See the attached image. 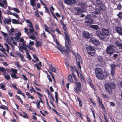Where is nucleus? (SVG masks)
Wrapping results in <instances>:
<instances>
[{
    "mask_svg": "<svg viewBox=\"0 0 122 122\" xmlns=\"http://www.w3.org/2000/svg\"><path fill=\"white\" fill-rule=\"evenodd\" d=\"M102 32L99 30L97 31L96 34L98 37L100 39L103 40L105 38V36H108L109 33L108 30L104 28H102Z\"/></svg>",
    "mask_w": 122,
    "mask_h": 122,
    "instance_id": "nucleus-1",
    "label": "nucleus"
},
{
    "mask_svg": "<svg viewBox=\"0 0 122 122\" xmlns=\"http://www.w3.org/2000/svg\"><path fill=\"white\" fill-rule=\"evenodd\" d=\"M105 88L107 92L111 95L112 93L114 88V83L112 82H108L104 84Z\"/></svg>",
    "mask_w": 122,
    "mask_h": 122,
    "instance_id": "nucleus-2",
    "label": "nucleus"
},
{
    "mask_svg": "<svg viewBox=\"0 0 122 122\" xmlns=\"http://www.w3.org/2000/svg\"><path fill=\"white\" fill-rule=\"evenodd\" d=\"M93 4L99 7L102 10H103L105 9L104 3L101 0H96L95 2L93 3Z\"/></svg>",
    "mask_w": 122,
    "mask_h": 122,
    "instance_id": "nucleus-3",
    "label": "nucleus"
},
{
    "mask_svg": "<svg viewBox=\"0 0 122 122\" xmlns=\"http://www.w3.org/2000/svg\"><path fill=\"white\" fill-rule=\"evenodd\" d=\"M85 19L86 20L84 22L85 23L92 24L94 23L93 20L91 15H88L85 17Z\"/></svg>",
    "mask_w": 122,
    "mask_h": 122,
    "instance_id": "nucleus-4",
    "label": "nucleus"
},
{
    "mask_svg": "<svg viewBox=\"0 0 122 122\" xmlns=\"http://www.w3.org/2000/svg\"><path fill=\"white\" fill-rule=\"evenodd\" d=\"M86 50L88 53L90 55L93 56L95 54V49L92 46H88L86 47Z\"/></svg>",
    "mask_w": 122,
    "mask_h": 122,
    "instance_id": "nucleus-5",
    "label": "nucleus"
},
{
    "mask_svg": "<svg viewBox=\"0 0 122 122\" xmlns=\"http://www.w3.org/2000/svg\"><path fill=\"white\" fill-rule=\"evenodd\" d=\"M114 47L113 46H110L107 47L106 52L107 54H112L114 52Z\"/></svg>",
    "mask_w": 122,
    "mask_h": 122,
    "instance_id": "nucleus-6",
    "label": "nucleus"
},
{
    "mask_svg": "<svg viewBox=\"0 0 122 122\" xmlns=\"http://www.w3.org/2000/svg\"><path fill=\"white\" fill-rule=\"evenodd\" d=\"M72 76L74 80L75 81V83L77 85V86H76V87L78 88L79 91L80 92H81V91L80 89V87L81 86V83L79 82H78V81L76 78L74 74H73V75H72Z\"/></svg>",
    "mask_w": 122,
    "mask_h": 122,
    "instance_id": "nucleus-7",
    "label": "nucleus"
},
{
    "mask_svg": "<svg viewBox=\"0 0 122 122\" xmlns=\"http://www.w3.org/2000/svg\"><path fill=\"white\" fill-rule=\"evenodd\" d=\"M64 1L65 3L70 5L76 3V1L75 0H64Z\"/></svg>",
    "mask_w": 122,
    "mask_h": 122,
    "instance_id": "nucleus-8",
    "label": "nucleus"
},
{
    "mask_svg": "<svg viewBox=\"0 0 122 122\" xmlns=\"http://www.w3.org/2000/svg\"><path fill=\"white\" fill-rule=\"evenodd\" d=\"M90 40L91 42H92L96 45H98L100 44V42L98 41L94 37L91 38Z\"/></svg>",
    "mask_w": 122,
    "mask_h": 122,
    "instance_id": "nucleus-9",
    "label": "nucleus"
},
{
    "mask_svg": "<svg viewBox=\"0 0 122 122\" xmlns=\"http://www.w3.org/2000/svg\"><path fill=\"white\" fill-rule=\"evenodd\" d=\"M96 77L98 79L103 80L104 79V76L103 74V72L101 73L96 76Z\"/></svg>",
    "mask_w": 122,
    "mask_h": 122,
    "instance_id": "nucleus-10",
    "label": "nucleus"
},
{
    "mask_svg": "<svg viewBox=\"0 0 122 122\" xmlns=\"http://www.w3.org/2000/svg\"><path fill=\"white\" fill-rule=\"evenodd\" d=\"M38 33L35 31L34 32V33H32L30 36H29V37L32 40H34L35 38H36L35 36H37L38 35Z\"/></svg>",
    "mask_w": 122,
    "mask_h": 122,
    "instance_id": "nucleus-11",
    "label": "nucleus"
},
{
    "mask_svg": "<svg viewBox=\"0 0 122 122\" xmlns=\"http://www.w3.org/2000/svg\"><path fill=\"white\" fill-rule=\"evenodd\" d=\"M102 72L101 69L100 68H96L95 69V72L96 76Z\"/></svg>",
    "mask_w": 122,
    "mask_h": 122,
    "instance_id": "nucleus-12",
    "label": "nucleus"
},
{
    "mask_svg": "<svg viewBox=\"0 0 122 122\" xmlns=\"http://www.w3.org/2000/svg\"><path fill=\"white\" fill-rule=\"evenodd\" d=\"M101 10H102L101 9V8H100V7L99 8H96L95 11L93 13V16H95V15H94L95 14L98 15H100V12Z\"/></svg>",
    "mask_w": 122,
    "mask_h": 122,
    "instance_id": "nucleus-13",
    "label": "nucleus"
},
{
    "mask_svg": "<svg viewBox=\"0 0 122 122\" xmlns=\"http://www.w3.org/2000/svg\"><path fill=\"white\" fill-rule=\"evenodd\" d=\"M82 10L80 8H75V12L77 15H79L82 12Z\"/></svg>",
    "mask_w": 122,
    "mask_h": 122,
    "instance_id": "nucleus-14",
    "label": "nucleus"
},
{
    "mask_svg": "<svg viewBox=\"0 0 122 122\" xmlns=\"http://www.w3.org/2000/svg\"><path fill=\"white\" fill-rule=\"evenodd\" d=\"M3 21L5 25L7 24V25H9L10 24L11 22V20L10 19H7L5 17Z\"/></svg>",
    "mask_w": 122,
    "mask_h": 122,
    "instance_id": "nucleus-15",
    "label": "nucleus"
},
{
    "mask_svg": "<svg viewBox=\"0 0 122 122\" xmlns=\"http://www.w3.org/2000/svg\"><path fill=\"white\" fill-rule=\"evenodd\" d=\"M65 46L66 48V49L64 51V54L66 53L67 55H68V53L70 51V50L67 44L65 42Z\"/></svg>",
    "mask_w": 122,
    "mask_h": 122,
    "instance_id": "nucleus-16",
    "label": "nucleus"
},
{
    "mask_svg": "<svg viewBox=\"0 0 122 122\" xmlns=\"http://www.w3.org/2000/svg\"><path fill=\"white\" fill-rule=\"evenodd\" d=\"M110 66L111 68V74L113 76L114 75V64L111 65Z\"/></svg>",
    "mask_w": 122,
    "mask_h": 122,
    "instance_id": "nucleus-17",
    "label": "nucleus"
},
{
    "mask_svg": "<svg viewBox=\"0 0 122 122\" xmlns=\"http://www.w3.org/2000/svg\"><path fill=\"white\" fill-rule=\"evenodd\" d=\"M83 35L85 38H88L90 36V34L88 32L86 31H84L83 33Z\"/></svg>",
    "mask_w": 122,
    "mask_h": 122,
    "instance_id": "nucleus-18",
    "label": "nucleus"
},
{
    "mask_svg": "<svg viewBox=\"0 0 122 122\" xmlns=\"http://www.w3.org/2000/svg\"><path fill=\"white\" fill-rule=\"evenodd\" d=\"M115 29L117 32L119 34L120 33L122 30V28L119 27H117L115 28Z\"/></svg>",
    "mask_w": 122,
    "mask_h": 122,
    "instance_id": "nucleus-19",
    "label": "nucleus"
},
{
    "mask_svg": "<svg viewBox=\"0 0 122 122\" xmlns=\"http://www.w3.org/2000/svg\"><path fill=\"white\" fill-rule=\"evenodd\" d=\"M115 29L117 32L119 34L120 33L122 30V28L119 27H117L115 28Z\"/></svg>",
    "mask_w": 122,
    "mask_h": 122,
    "instance_id": "nucleus-20",
    "label": "nucleus"
},
{
    "mask_svg": "<svg viewBox=\"0 0 122 122\" xmlns=\"http://www.w3.org/2000/svg\"><path fill=\"white\" fill-rule=\"evenodd\" d=\"M12 23L15 24H21L19 20H16L15 19H12Z\"/></svg>",
    "mask_w": 122,
    "mask_h": 122,
    "instance_id": "nucleus-21",
    "label": "nucleus"
},
{
    "mask_svg": "<svg viewBox=\"0 0 122 122\" xmlns=\"http://www.w3.org/2000/svg\"><path fill=\"white\" fill-rule=\"evenodd\" d=\"M90 27L96 30H98L99 28V27L97 25H91L90 26Z\"/></svg>",
    "mask_w": 122,
    "mask_h": 122,
    "instance_id": "nucleus-22",
    "label": "nucleus"
},
{
    "mask_svg": "<svg viewBox=\"0 0 122 122\" xmlns=\"http://www.w3.org/2000/svg\"><path fill=\"white\" fill-rule=\"evenodd\" d=\"M68 81L71 82H73V80L72 79V77L71 76L69 75L68 76Z\"/></svg>",
    "mask_w": 122,
    "mask_h": 122,
    "instance_id": "nucleus-23",
    "label": "nucleus"
},
{
    "mask_svg": "<svg viewBox=\"0 0 122 122\" xmlns=\"http://www.w3.org/2000/svg\"><path fill=\"white\" fill-rule=\"evenodd\" d=\"M35 0H30V4L31 5L33 6H35L36 5L35 3Z\"/></svg>",
    "mask_w": 122,
    "mask_h": 122,
    "instance_id": "nucleus-24",
    "label": "nucleus"
},
{
    "mask_svg": "<svg viewBox=\"0 0 122 122\" xmlns=\"http://www.w3.org/2000/svg\"><path fill=\"white\" fill-rule=\"evenodd\" d=\"M64 33L65 36V39L66 40V41H67L68 40L70 41V40L69 37L68 35H67L66 33V32H64Z\"/></svg>",
    "mask_w": 122,
    "mask_h": 122,
    "instance_id": "nucleus-25",
    "label": "nucleus"
},
{
    "mask_svg": "<svg viewBox=\"0 0 122 122\" xmlns=\"http://www.w3.org/2000/svg\"><path fill=\"white\" fill-rule=\"evenodd\" d=\"M14 32V29L13 28H12L10 29V31H9V34L11 36H13V34L12 33H13Z\"/></svg>",
    "mask_w": 122,
    "mask_h": 122,
    "instance_id": "nucleus-26",
    "label": "nucleus"
},
{
    "mask_svg": "<svg viewBox=\"0 0 122 122\" xmlns=\"http://www.w3.org/2000/svg\"><path fill=\"white\" fill-rule=\"evenodd\" d=\"M35 45L37 47L41 46V42L39 41H36V42Z\"/></svg>",
    "mask_w": 122,
    "mask_h": 122,
    "instance_id": "nucleus-27",
    "label": "nucleus"
},
{
    "mask_svg": "<svg viewBox=\"0 0 122 122\" xmlns=\"http://www.w3.org/2000/svg\"><path fill=\"white\" fill-rule=\"evenodd\" d=\"M45 30L49 33H50V32L49 31V28L48 27L47 25H45Z\"/></svg>",
    "mask_w": 122,
    "mask_h": 122,
    "instance_id": "nucleus-28",
    "label": "nucleus"
},
{
    "mask_svg": "<svg viewBox=\"0 0 122 122\" xmlns=\"http://www.w3.org/2000/svg\"><path fill=\"white\" fill-rule=\"evenodd\" d=\"M12 72L14 73V74H17V70L12 68L11 70Z\"/></svg>",
    "mask_w": 122,
    "mask_h": 122,
    "instance_id": "nucleus-29",
    "label": "nucleus"
},
{
    "mask_svg": "<svg viewBox=\"0 0 122 122\" xmlns=\"http://www.w3.org/2000/svg\"><path fill=\"white\" fill-rule=\"evenodd\" d=\"M17 93L19 94H21L24 97L25 96V94L22 93L21 91L19 89H18L17 91Z\"/></svg>",
    "mask_w": 122,
    "mask_h": 122,
    "instance_id": "nucleus-30",
    "label": "nucleus"
},
{
    "mask_svg": "<svg viewBox=\"0 0 122 122\" xmlns=\"http://www.w3.org/2000/svg\"><path fill=\"white\" fill-rule=\"evenodd\" d=\"M101 95L102 96V97L104 98H107L108 97V95L104 93H102Z\"/></svg>",
    "mask_w": 122,
    "mask_h": 122,
    "instance_id": "nucleus-31",
    "label": "nucleus"
},
{
    "mask_svg": "<svg viewBox=\"0 0 122 122\" xmlns=\"http://www.w3.org/2000/svg\"><path fill=\"white\" fill-rule=\"evenodd\" d=\"M0 71L5 73L6 72V70L5 68L1 67H0Z\"/></svg>",
    "mask_w": 122,
    "mask_h": 122,
    "instance_id": "nucleus-32",
    "label": "nucleus"
},
{
    "mask_svg": "<svg viewBox=\"0 0 122 122\" xmlns=\"http://www.w3.org/2000/svg\"><path fill=\"white\" fill-rule=\"evenodd\" d=\"M4 76L5 79L7 80H9L10 79V77L9 75H5Z\"/></svg>",
    "mask_w": 122,
    "mask_h": 122,
    "instance_id": "nucleus-33",
    "label": "nucleus"
},
{
    "mask_svg": "<svg viewBox=\"0 0 122 122\" xmlns=\"http://www.w3.org/2000/svg\"><path fill=\"white\" fill-rule=\"evenodd\" d=\"M27 25L29 27L32 28H34L31 22H30L29 23H27Z\"/></svg>",
    "mask_w": 122,
    "mask_h": 122,
    "instance_id": "nucleus-34",
    "label": "nucleus"
},
{
    "mask_svg": "<svg viewBox=\"0 0 122 122\" xmlns=\"http://www.w3.org/2000/svg\"><path fill=\"white\" fill-rule=\"evenodd\" d=\"M12 10H14V11L17 13H19L20 12V11L17 8H12Z\"/></svg>",
    "mask_w": 122,
    "mask_h": 122,
    "instance_id": "nucleus-35",
    "label": "nucleus"
},
{
    "mask_svg": "<svg viewBox=\"0 0 122 122\" xmlns=\"http://www.w3.org/2000/svg\"><path fill=\"white\" fill-rule=\"evenodd\" d=\"M77 66L78 68H79L80 69L81 68V67L80 64V62L79 61H78L77 64Z\"/></svg>",
    "mask_w": 122,
    "mask_h": 122,
    "instance_id": "nucleus-36",
    "label": "nucleus"
},
{
    "mask_svg": "<svg viewBox=\"0 0 122 122\" xmlns=\"http://www.w3.org/2000/svg\"><path fill=\"white\" fill-rule=\"evenodd\" d=\"M75 88H74V91L76 93H78L79 92H80L79 91L77 87H76L75 86Z\"/></svg>",
    "mask_w": 122,
    "mask_h": 122,
    "instance_id": "nucleus-37",
    "label": "nucleus"
},
{
    "mask_svg": "<svg viewBox=\"0 0 122 122\" xmlns=\"http://www.w3.org/2000/svg\"><path fill=\"white\" fill-rule=\"evenodd\" d=\"M115 44L117 45V46L119 47L121 45L122 43H120L118 41H116L115 42Z\"/></svg>",
    "mask_w": 122,
    "mask_h": 122,
    "instance_id": "nucleus-38",
    "label": "nucleus"
},
{
    "mask_svg": "<svg viewBox=\"0 0 122 122\" xmlns=\"http://www.w3.org/2000/svg\"><path fill=\"white\" fill-rule=\"evenodd\" d=\"M98 60L99 62H102L103 60L102 57L101 56L97 57Z\"/></svg>",
    "mask_w": 122,
    "mask_h": 122,
    "instance_id": "nucleus-39",
    "label": "nucleus"
},
{
    "mask_svg": "<svg viewBox=\"0 0 122 122\" xmlns=\"http://www.w3.org/2000/svg\"><path fill=\"white\" fill-rule=\"evenodd\" d=\"M34 28H30L28 30L30 31V33H32L35 31V30L34 29Z\"/></svg>",
    "mask_w": 122,
    "mask_h": 122,
    "instance_id": "nucleus-40",
    "label": "nucleus"
},
{
    "mask_svg": "<svg viewBox=\"0 0 122 122\" xmlns=\"http://www.w3.org/2000/svg\"><path fill=\"white\" fill-rule=\"evenodd\" d=\"M90 85L93 90H96V88L94 85H92L91 83L90 84Z\"/></svg>",
    "mask_w": 122,
    "mask_h": 122,
    "instance_id": "nucleus-41",
    "label": "nucleus"
},
{
    "mask_svg": "<svg viewBox=\"0 0 122 122\" xmlns=\"http://www.w3.org/2000/svg\"><path fill=\"white\" fill-rule=\"evenodd\" d=\"M25 32L28 35L29 34V32L28 31V29L26 28H24Z\"/></svg>",
    "mask_w": 122,
    "mask_h": 122,
    "instance_id": "nucleus-42",
    "label": "nucleus"
},
{
    "mask_svg": "<svg viewBox=\"0 0 122 122\" xmlns=\"http://www.w3.org/2000/svg\"><path fill=\"white\" fill-rule=\"evenodd\" d=\"M12 15H13L15 16L16 18H17L18 19H19V17L18 15L16 13H13Z\"/></svg>",
    "mask_w": 122,
    "mask_h": 122,
    "instance_id": "nucleus-43",
    "label": "nucleus"
},
{
    "mask_svg": "<svg viewBox=\"0 0 122 122\" xmlns=\"http://www.w3.org/2000/svg\"><path fill=\"white\" fill-rule=\"evenodd\" d=\"M33 56L34 58L37 61H39V60L38 58L36 56L35 54L33 55Z\"/></svg>",
    "mask_w": 122,
    "mask_h": 122,
    "instance_id": "nucleus-44",
    "label": "nucleus"
},
{
    "mask_svg": "<svg viewBox=\"0 0 122 122\" xmlns=\"http://www.w3.org/2000/svg\"><path fill=\"white\" fill-rule=\"evenodd\" d=\"M48 95L50 99L53 97L52 94L49 92V91L48 90Z\"/></svg>",
    "mask_w": 122,
    "mask_h": 122,
    "instance_id": "nucleus-45",
    "label": "nucleus"
},
{
    "mask_svg": "<svg viewBox=\"0 0 122 122\" xmlns=\"http://www.w3.org/2000/svg\"><path fill=\"white\" fill-rule=\"evenodd\" d=\"M99 105L100 106L101 108L103 109H105L104 106L102 103V102L99 103Z\"/></svg>",
    "mask_w": 122,
    "mask_h": 122,
    "instance_id": "nucleus-46",
    "label": "nucleus"
},
{
    "mask_svg": "<svg viewBox=\"0 0 122 122\" xmlns=\"http://www.w3.org/2000/svg\"><path fill=\"white\" fill-rule=\"evenodd\" d=\"M35 16L38 17H40V15L39 14L38 12V11H35Z\"/></svg>",
    "mask_w": 122,
    "mask_h": 122,
    "instance_id": "nucleus-47",
    "label": "nucleus"
},
{
    "mask_svg": "<svg viewBox=\"0 0 122 122\" xmlns=\"http://www.w3.org/2000/svg\"><path fill=\"white\" fill-rule=\"evenodd\" d=\"M122 7V5L120 4L117 5V8L116 9L118 10H120Z\"/></svg>",
    "mask_w": 122,
    "mask_h": 122,
    "instance_id": "nucleus-48",
    "label": "nucleus"
},
{
    "mask_svg": "<svg viewBox=\"0 0 122 122\" xmlns=\"http://www.w3.org/2000/svg\"><path fill=\"white\" fill-rule=\"evenodd\" d=\"M49 69L51 70V71L53 72H55V69L54 68H53L52 67H49Z\"/></svg>",
    "mask_w": 122,
    "mask_h": 122,
    "instance_id": "nucleus-49",
    "label": "nucleus"
},
{
    "mask_svg": "<svg viewBox=\"0 0 122 122\" xmlns=\"http://www.w3.org/2000/svg\"><path fill=\"white\" fill-rule=\"evenodd\" d=\"M78 57H76V61H77L78 60H79V61H80V59H81V58L79 54H77Z\"/></svg>",
    "mask_w": 122,
    "mask_h": 122,
    "instance_id": "nucleus-50",
    "label": "nucleus"
},
{
    "mask_svg": "<svg viewBox=\"0 0 122 122\" xmlns=\"http://www.w3.org/2000/svg\"><path fill=\"white\" fill-rule=\"evenodd\" d=\"M16 74H10L12 77L14 78H15L17 79L18 77H17L15 75Z\"/></svg>",
    "mask_w": 122,
    "mask_h": 122,
    "instance_id": "nucleus-51",
    "label": "nucleus"
},
{
    "mask_svg": "<svg viewBox=\"0 0 122 122\" xmlns=\"http://www.w3.org/2000/svg\"><path fill=\"white\" fill-rule=\"evenodd\" d=\"M118 17L121 18L122 19V12H120L119 14L117 15Z\"/></svg>",
    "mask_w": 122,
    "mask_h": 122,
    "instance_id": "nucleus-52",
    "label": "nucleus"
},
{
    "mask_svg": "<svg viewBox=\"0 0 122 122\" xmlns=\"http://www.w3.org/2000/svg\"><path fill=\"white\" fill-rule=\"evenodd\" d=\"M15 64L16 65L17 67L19 68H20L22 67V66H20L19 63L17 62H16L15 63Z\"/></svg>",
    "mask_w": 122,
    "mask_h": 122,
    "instance_id": "nucleus-53",
    "label": "nucleus"
},
{
    "mask_svg": "<svg viewBox=\"0 0 122 122\" xmlns=\"http://www.w3.org/2000/svg\"><path fill=\"white\" fill-rule=\"evenodd\" d=\"M0 50L2 52H4L5 51V50L3 48L2 46H1L0 47Z\"/></svg>",
    "mask_w": 122,
    "mask_h": 122,
    "instance_id": "nucleus-54",
    "label": "nucleus"
},
{
    "mask_svg": "<svg viewBox=\"0 0 122 122\" xmlns=\"http://www.w3.org/2000/svg\"><path fill=\"white\" fill-rule=\"evenodd\" d=\"M1 86L0 87V88L2 89L3 90H6V89L5 88V86L3 85H2V84H1Z\"/></svg>",
    "mask_w": 122,
    "mask_h": 122,
    "instance_id": "nucleus-55",
    "label": "nucleus"
},
{
    "mask_svg": "<svg viewBox=\"0 0 122 122\" xmlns=\"http://www.w3.org/2000/svg\"><path fill=\"white\" fill-rule=\"evenodd\" d=\"M21 60L23 61H25L26 60H25V58H24L23 55L21 56L20 57Z\"/></svg>",
    "mask_w": 122,
    "mask_h": 122,
    "instance_id": "nucleus-56",
    "label": "nucleus"
},
{
    "mask_svg": "<svg viewBox=\"0 0 122 122\" xmlns=\"http://www.w3.org/2000/svg\"><path fill=\"white\" fill-rule=\"evenodd\" d=\"M47 77L49 81L50 82L52 81V80L50 78V75H47Z\"/></svg>",
    "mask_w": 122,
    "mask_h": 122,
    "instance_id": "nucleus-57",
    "label": "nucleus"
},
{
    "mask_svg": "<svg viewBox=\"0 0 122 122\" xmlns=\"http://www.w3.org/2000/svg\"><path fill=\"white\" fill-rule=\"evenodd\" d=\"M57 48L59 49V51L61 52H62L63 51V48H62L60 47H57Z\"/></svg>",
    "mask_w": 122,
    "mask_h": 122,
    "instance_id": "nucleus-58",
    "label": "nucleus"
},
{
    "mask_svg": "<svg viewBox=\"0 0 122 122\" xmlns=\"http://www.w3.org/2000/svg\"><path fill=\"white\" fill-rule=\"evenodd\" d=\"M29 44L30 45L33 46L34 45V41H30V42H29Z\"/></svg>",
    "mask_w": 122,
    "mask_h": 122,
    "instance_id": "nucleus-59",
    "label": "nucleus"
},
{
    "mask_svg": "<svg viewBox=\"0 0 122 122\" xmlns=\"http://www.w3.org/2000/svg\"><path fill=\"white\" fill-rule=\"evenodd\" d=\"M15 97L19 101H20V100H21V99L20 97L19 96L17 95H16L15 96Z\"/></svg>",
    "mask_w": 122,
    "mask_h": 122,
    "instance_id": "nucleus-60",
    "label": "nucleus"
},
{
    "mask_svg": "<svg viewBox=\"0 0 122 122\" xmlns=\"http://www.w3.org/2000/svg\"><path fill=\"white\" fill-rule=\"evenodd\" d=\"M35 66L36 67L37 69L38 70H40V69H41V68L37 64H35Z\"/></svg>",
    "mask_w": 122,
    "mask_h": 122,
    "instance_id": "nucleus-61",
    "label": "nucleus"
},
{
    "mask_svg": "<svg viewBox=\"0 0 122 122\" xmlns=\"http://www.w3.org/2000/svg\"><path fill=\"white\" fill-rule=\"evenodd\" d=\"M37 102H36V104L37 106H40V101L39 100H37Z\"/></svg>",
    "mask_w": 122,
    "mask_h": 122,
    "instance_id": "nucleus-62",
    "label": "nucleus"
},
{
    "mask_svg": "<svg viewBox=\"0 0 122 122\" xmlns=\"http://www.w3.org/2000/svg\"><path fill=\"white\" fill-rule=\"evenodd\" d=\"M35 28L36 30H38V29H39V26L37 24H36L35 25Z\"/></svg>",
    "mask_w": 122,
    "mask_h": 122,
    "instance_id": "nucleus-63",
    "label": "nucleus"
},
{
    "mask_svg": "<svg viewBox=\"0 0 122 122\" xmlns=\"http://www.w3.org/2000/svg\"><path fill=\"white\" fill-rule=\"evenodd\" d=\"M104 117L105 120V122H109L108 121L107 119L106 118V117L105 115H104Z\"/></svg>",
    "mask_w": 122,
    "mask_h": 122,
    "instance_id": "nucleus-64",
    "label": "nucleus"
}]
</instances>
